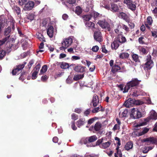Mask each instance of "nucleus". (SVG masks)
Instances as JSON below:
<instances>
[{
    "label": "nucleus",
    "instance_id": "obj_44",
    "mask_svg": "<svg viewBox=\"0 0 157 157\" xmlns=\"http://www.w3.org/2000/svg\"><path fill=\"white\" fill-rule=\"evenodd\" d=\"M150 150V147H144L142 150V152L144 153H147Z\"/></svg>",
    "mask_w": 157,
    "mask_h": 157
},
{
    "label": "nucleus",
    "instance_id": "obj_48",
    "mask_svg": "<svg viewBox=\"0 0 157 157\" xmlns=\"http://www.w3.org/2000/svg\"><path fill=\"white\" fill-rule=\"evenodd\" d=\"M122 27V28L123 29L125 30V31L126 32H128L129 31V28L127 26L124 25V24H122V25L121 26Z\"/></svg>",
    "mask_w": 157,
    "mask_h": 157
},
{
    "label": "nucleus",
    "instance_id": "obj_50",
    "mask_svg": "<svg viewBox=\"0 0 157 157\" xmlns=\"http://www.w3.org/2000/svg\"><path fill=\"white\" fill-rule=\"evenodd\" d=\"M47 99H44L43 101L44 103H47L46 101H50L51 103H53L54 101V99H47L48 100H47Z\"/></svg>",
    "mask_w": 157,
    "mask_h": 157
},
{
    "label": "nucleus",
    "instance_id": "obj_40",
    "mask_svg": "<svg viewBox=\"0 0 157 157\" xmlns=\"http://www.w3.org/2000/svg\"><path fill=\"white\" fill-rule=\"evenodd\" d=\"M6 54V52L5 51L2 50H0V59H2L4 57Z\"/></svg>",
    "mask_w": 157,
    "mask_h": 157
},
{
    "label": "nucleus",
    "instance_id": "obj_26",
    "mask_svg": "<svg viewBox=\"0 0 157 157\" xmlns=\"http://www.w3.org/2000/svg\"><path fill=\"white\" fill-rule=\"evenodd\" d=\"M131 56L133 60L136 63L140 62V60L139 59V56L138 55L136 54H133L131 55Z\"/></svg>",
    "mask_w": 157,
    "mask_h": 157
},
{
    "label": "nucleus",
    "instance_id": "obj_35",
    "mask_svg": "<svg viewBox=\"0 0 157 157\" xmlns=\"http://www.w3.org/2000/svg\"><path fill=\"white\" fill-rule=\"evenodd\" d=\"M37 38H38L41 41L45 42V38L43 36V35L41 33H39L37 35Z\"/></svg>",
    "mask_w": 157,
    "mask_h": 157
},
{
    "label": "nucleus",
    "instance_id": "obj_51",
    "mask_svg": "<svg viewBox=\"0 0 157 157\" xmlns=\"http://www.w3.org/2000/svg\"><path fill=\"white\" fill-rule=\"evenodd\" d=\"M48 78V77L46 75H45L42 76L41 78V80L42 82H46Z\"/></svg>",
    "mask_w": 157,
    "mask_h": 157
},
{
    "label": "nucleus",
    "instance_id": "obj_38",
    "mask_svg": "<svg viewBox=\"0 0 157 157\" xmlns=\"http://www.w3.org/2000/svg\"><path fill=\"white\" fill-rule=\"evenodd\" d=\"M47 70V66L46 65L43 66L41 69L40 70V73L41 74H43Z\"/></svg>",
    "mask_w": 157,
    "mask_h": 157
},
{
    "label": "nucleus",
    "instance_id": "obj_10",
    "mask_svg": "<svg viewBox=\"0 0 157 157\" xmlns=\"http://www.w3.org/2000/svg\"><path fill=\"white\" fill-rule=\"evenodd\" d=\"M26 62H24L23 64H20L17 66V67L13 70L12 73L13 75H16L19 73V71L21 70L25 67V65L26 64Z\"/></svg>",
    "mask_w": 157,
    "mask_h": 157
},
{
    "label": "nucleus",
    "instance_id": "obj_24",
    "mask_svg": "<svg viewBox=\"0 0 157 157\" xmlns=\"http://www.w3.org/2000/svg\"><path fill=\"white\" fill-rule=\"evenodd\" d=\"M84 118H80L77 122V125L78 128H80L81 126L83 125L85 123Z\"/></svg>",
    "mask_w": 157,
    "mask_h": 157
},
{
    "label": "nucleus",
    "instance_id": "obj_53",
    "mask_svg": "<svg viewBox=\"0 0 157 157\" xmlns=\"http://www.w3.org/2000/svg\"><path fill=\"white\" fill-rule=\"evenodd\" d=\"M71 127L72 129L74 130H75L77 129V128L75 126L74 121H73L71 122Z\"/></svg>",
    "mask_w": 157,
    "mask_h": 157
},
{
    "label": "nucleus",
    "instance_id": "obj_54",
    "mask_svg": "<svg viewBox=\"0 0 157 157\" xmlns=\"http://www.w3.org/2000/svg\"><path fill=\"white\" fill-rule=\"evenodd\" d=\"M144 38L142 36H141L139 38L138 41L140 44H144V42L143 41V40Z\"/></svg>",
    "mask_w": 157,
    "mask_h": 157
},
{
    "label": "nucleus",
    "instance_id": "obj_47",
    "mask_svg": "<svg viewBox=\"0 0 157 157\" xmlns=\"http://www.w3.org/2000/svg\"><path fill=\"white\" fill-rule=\"evenodd\" d=\"M34 60L33 59L30 60V61L29 62V63L28 64V68H29V69H30L31 68V67L34 64Z\"/></svg>",
    "mask_w": 157,
    "mask_h": 157
},
{
    "label": "nucleus",
    "instance_id": "obj_32",
    "mask_svg": "<svg viewBox=\"0 0 157 157\" xmlns=\"http://www.w3.org/2000/svg\"><path fill=\"white\" fill-rule=\"evenodd\" d=\"M82 12V9L79 6H77L76 7L75 12L78 15L81 14Z\"/></svg>",
    "mask_w": 157,
    "mask_h": 157
},
{
    "label": "nucleus",
    "instance_id": "obj_18",
    "mask_svg": "<svg viewBox=\"0 0 157 157\" xmlns=\"http://www.w3.org/2000/svg\"><path fill=\"white\" fill-rule=\"evenodd\" d=\"M54 33V28L52 26L50 25L47 30V33L50 38H52Z\"/></svg>",
    "mask_w": 157,
    "mask_h": 157
},
{
    "label": "nucleus",
    "instance_id": "obj_15",
    "mask_svg": "<svg viewBox=\"0 0 157 157\" xmlns=\"http://www.w3.org/2000/svg\"><path fill=\"white\" fill-rule=\"evenodd\" d=\"M143 142H149L152 144H157V137H150L143 140Z\"/></svg>",
    "mask_w": 157,
    "mask_h": 157
},
{
    "label": "nucleus",
    "instance_id": "obj_45",
    "mask_svg": "<svg viewBox=\"0 0 157 157\" xmlns=\"http://www.w3.org/2000/svg\"><path fill=\"white\" fill-rule=\"evenodd\" d=\"M153 21V20L151 17L150 16H148L147 18V21L146 22L148 23L149 25H151Z\"/></svg>",
    "mask_w": 157,
    "mask_h": 157
},
{
    "label": "nucleus",
    "instance_id": "obj_55",
    "mask_svg": "<svg viewBox=\"0 0 157 157\" xmlns=\"http://www.w3.org/2000/svg\"><path fill=\"white\" fill-rule=\"evenodd\" d=\"M38 72L34 71L32 75V79H35L37 78Z\"/></svg>",
    "mask_w": 157,
    "mask_h": 157
},
{
    "label": "nucleus",
    "instance_id": "obj_11",
    "mask_svg": "<svg viewBox=\"0 0 157 157\" xmlns=\"http://www.w3.org/2000/svg\"><path fill=\"white\" fill-rule=\"evenodd\" d=\"M72 43V40L71 38L64 39L61 44L67 48L70 46Z\"/></svg>",
    "mask_w": 157,
    "mask_h": 157
},
{
    "label": "nucleus",
    "instance_id": "obj_64",
    "mask_svg": "<svg viewBox=\"0 0 157 157\" xmlns=\"http://www.w3.org/2000/svg\"><path fill=\"white\" fill-rule=\"evenodd\" d=\"M66 82L68 84H70L72 82V79L68 77L66 80Z\"/></svg>",
    "mask_w": 157,
    "mask_h": 157
},
{
    "label": "nucleus",
    "instance_id": "obj_49",
    "mask_svg": "<svg viewBox=\"0 0 157 157\" xmlns=\"http://www.w3.org/2000/svg\"><path fill=\"white\" fill-rule=\"evenodd\" d=\"M99 49V48L97 45L93 46L92 48V50L94 52H97Z\"/></svg>",
    "mask_w": 157,
    "mask_h": 157
},
{
    "label": "nucleus",
    "instance_id": "obj_6",
    "mask_svg": "<svg viewBox=\"0 0 157 157\" xmlns=\"http://www.w3.org/2000/svg\"><path fill=\"white\" fill-rule=\"evenodd\" d=\"M71 65L74 67V70L77 72L82 73L85 72L86 67L81 64H77L75 65V64H73Z\"/></svg>",
    "mask_w": 157,
    "mask_h": 157
},
{
    "label": "nucleus",
    "instance_id": "obj_17",
    "mask_svg": "<svg viewBox=\"0 0 157 157\" xmlns=\"http://www.w3.org/2000/svg\"><path fill=\"white\" fill-rule=\"evenodd\" d=\"M120 42L117 40H114L111 44V48L112 49L116 50L119 46Z\"/></svg>",
    "mask_w": 157,
    "mask_h": 157
},
{
    "label": "nucleus",
    "instance_id": "obj_56",
    "mask_svg": "<svg viewBox=\"0 0 157 157\" xmlns=\"http://www.w3.org/2000/svg\"><path fill=\"white\" fill-rule=\"evenodd\" d=\"M100 108L99 107H98L94 108L92 111V112L93 113H96L98 112L100 110H101V109H100Z\"/></svg>",
    "mask_w": 157,
    "mask_h": 157
},
{
    "label": "nucleus",
    "instance_id": "obj_7",
    "mask_svg": "<svg viewBox=\"0 0 157 157\" xmlns=\"http://www.w3.org/2000/svg\"><path fill=\"white\" fill-rule=\"evenodd\" d=\"M98 24L103 29H106L108 31L111 30L110 25L108 22L105 20H100Z\"/></svg>",
    "mask_w": 157,
    "mask_h": 157
},
{
    "label": "nucleus",
    "instance_id": "obj_21",
    "mask_svg": "<svg viewBox=\"0 0 157 157\" xmlns=\"http://www.w3.org/2000/svg\"><path fill=\"white\" fill-rule=\"evenodd\" d=\"M129 56V54L127 52H122L119 55V58L121 59H128Z\"/></svg>",
    "mask_w": 157,
    "mask_h": 157
},
{
    "label": "nucleus",
    "instance_id": "obj_52",
    "mask_svg": "<svg viewBox=\"0 0 157 157\" xmlns=\"http://www.w3.org/2000/svg\"><path fill=\"white\" fill-rule=\"evenodd\" d=\"M143 102L142 101H140L139 100H136V99H135V103L134 105H140L143 104Z\"/></svg>",
    "mask_w": 157,
    "mask_h": 157
},
{
    "label": "nucleus",
    "instance_id": "obj_34",
    "mask_svg": "<svg viewBox=\"0 0 157 157\" xmlns=\"http://www.w3.org/2000/svg\"><path fill=\"white\" fill-rule=\"evenodd\" d=\"M36 66L34 67L33 70L35 72L38 73L39 70L40 68L41 65L40 63H38L37 64H36Z\"/></svg>",
    "mask_w": 157,
    "mask_h": 157
},
{
    "label": "nucleus",
    "instance_id": "obj_30",
    "mask_svg": "<svg viewBox=\"0 0 157 157\" xmlns=\"http://www.w3.org/2000/svg\"><path fill=\"white\" fill-rule=\"evenodd\" d=\"M128 111L127 109L124 110L122 112L119 113V116L120 117L124 118L127 117V115Z\"/></svg>",
    "mask_w": 157,
    "mask_h": 157
},
{
    "label": "nucleus",
    "instance_id": "obj_9",
    "mask_svg": "<svg viewBox=\"0 0 157 157\" xmlns=\"http://www.w3.org/2000/svg\"><path fill=\"white\" fill-rule=\"evenodd\" d=\"M94 40L100 42L102 41V36L100 31L98 30L94 31Z\"/></svg>",
    "mask_w": 157,
    "mask_h": 157
},
{
    "label": "nucleus",
    "instance_id": "obj_62",
    "mask_svg": "<svg viewBox=\"0 0 157 157\" xmlns=\"http://www.w3.org/2000/svg\"><path fill=\"white\" fill-rule=\"evenodd\" d=\"M67 2L69 4H72L76 2L75 0H67Z\"/></svg>",
    "mask_w": 157,
    "mask_h": 157
},
{
    "label": "nucleus",
    "instance_id": "obj_20",
    "mask_svg": "<svg viewBox=\"0 0 157 157\" xmlns=\"http://www.w3.org/2000/svg\"><path fill=\"white\" fill-rule=\"evenodd\" d=\"M9 39L10 38L8 39V40L6 41V45H7V50L9 51V52H10L11 51V50H13H13H15L16 48L13 47V44H10L9 42Z\"/></svg>",
    "mask_w": 157,
    "mask_h": 157
},
{
    "label": "nucleus",
    "instance_id": "obj_36",
    "mask_svg": "<svg viewBox=\"0 0 157 157\" xmlns=\"http://www.w3.org/2000/svg\"><path fill=\"white\" fill-rule=\"evenodd\" d=\"M97 139V137L96 136H93L88 138V140L90 142H93L96 140Z\"/></svg>",
    "mask_w": 157,
    "mask_h": 157
},
{
    "label": "nucleus",
    "instance_id": "obj_58",
    "mask_svg": "<svg viewBox=\"0 0 157 157\" xmlns=\"http://www.w3.org/2000/svg\"><path fill=\"white\" fill-rule=\"evenodd\" d=\"M115 157H122V154L121 151H117V153H115Z\"/></svg>",
    "mask_w": 157,
    "mask_h": 157
},
{
    "label": "nucleus",
    "instance_id": "obj_29",
    "mask_svg": "<svg viewBox=\"0 0 157 157\" xmlns=\"http://www.w3.org/2000/svg\"><path fill=\"white\" fill-rule=\"evenodd\" d=\"M121 67L118 65H114L112 67L111 71L113 73L117 71L118 70H120Z\"/></svg>",
    "mask_w": 157,
    "mask_h": 157
},
{
    "label": "nucleus",
    "instance_id": "obj_2",
    "mask_svg": "<svg viewBox=\"0 0 157 157\" xmlns=\"http://www.w3.org/2000/svg\"><path fill=\"white\" fill-rule=\"evenodd\" d=\"M141 80H139L137 78H133L132 80L127 82L124 88L123 93H125L128 92V90L132 88L131 89H134L136 88L139 84Z\"/></svg>",
    "mask_w": 157,
    "mask_h": 157
},
{
    "label": "nucleus",
    "instance_id": "obj_25",
    "mask_svg": "<svg viewBox=\"0 0 157 157\" xmlns=\"http://www.w3.org/2000/svg\"><path fill=\"white\" fill-rule=\"evenodd\" d=\"M118 17L121 18L125 21H127L128 19V16L127 14L124 12H120L118 14Z\"/></svg>",
    "mask_w": 157,
    "mask_h": 157
},
{
    "label": "nucleus",
    "instance_id": "obj_33",
    "mask_svg": "<svg viewBox=\"0 0 157 157\" xmlns=\"http://www.w3.org/2000/svg\"><path fill=\"white\" fill-rule=\"evenodd\" d=\"M84 77V75H76L74 76L73 79L75 81H77L80 79Z\"/></svg>",
    "mask_w": 157,
    "mask_h": 157
},
{
    "label": "nucleus",
    "instance_id": "obj_60",
    "mask_svg": "<svg viewBox=\"0 0 157 157\" xmlns=\"http://www.w3.org/2000/svg\"><path fill=\"white\" fill-rule=\"evenodd\" d=\"M28 0H21V1L20 0L19 1V4L21 5H22L23 4H25V3L27 2Z\"/></svg>",
    "mask_w": 157,
    "mask_h": 157
},
{
    "label": "nucleus",
    "instance_id": "obj_59",
    "mask_svg": "<svg viewBox=\"0 0 157 157\" xmlns=\"http://www.w3.org/2000/svg\"><path fill=\"white\" fill-rule=\"evenodd\" d=\"M72 119L76 120L78 119V116L75 113H73L71 116Z\"/></svg>",
    "mask_w": 157,
    "mask_h": 157
},
{
    "label": "nucleus",
    "instance_id": "obj_14",
    "mask_svg": "<svg viewBox=\"0 0 157 157\" xmlns=\"http://www.w3.org/2000/svg\"><path fill=\"white\" fill-rule=\"evenodd\" d=\"M135 99H128L124 103V105L126 107H129L134 105Z\"/></svg>",
    "mask_w": 157,
    "mask_h": 157
},
{
    "label": "nucleus",
    "instance_id": "obj_28",
    "mask_svg": "<svg viewBox=\"0 0 157 157\" xmlns=\"http://www.w3.org/2000/svg\"><path fill=\"white\" fill-rule=\"evenodd\" d=\"M111 144V141H109L105 143H103L101 145V147L105 149L109 147Z\"/></svg>",
    "mask_w": 157,
    "mask_h": 157
},
{
    "label": "nucleus",
    "instance_id": "obj_42",
    "mask_svg": "<svg viewBox=\"0 0 157 157\" xmlns=\"http://www.w3.org/2000/svg\"><path fill=\"white\" fill-rule=\"evenodd\" d=\"M138 95L137 94V91L131 92L129 94V96H130V97H136L138 96Z\"/></svg>",
    "mask_w": 157,
    "mask_h": 157
},
{
    "label": "nucleus",
    "instance_id": "obj_1",
    "mask_svg": "<svg viewBox=\"0 0 157 157\" xmlns=\"http://www.w3.org/2000/svg\"><path fill=\"white\" fill-rule=\"evenodd\" d=\"M149 115V117L144 119V122L138 124L135 126L136 129H139L140 126L146 125L147 123L151 119L155 120L157 119V113L155 110H152L150 112Z\"/></svg>",
    "mask_w": 157,
    "mask_h": 157
},
{
    "label": "nucleus",
    "instance_id": "obj_16",
    "mask_svg": "<svg viewBox=\"0 0 157 157\" xmlns=\"http://www.w3.org/2000/svg\"><path fill=\"white\" fill-rule=\"evenodd\" d=\"M101 124L99 122H97L95 124L94 127L92 126L89 129L90 131H91L93 128H94L96 131H99L101 128Z\"/></svg>",
    "mask_w": 157,
    "mask_h": 157
},
{
    "label": "nucleus",
    "instance_id": "obj_22",
    "mask_svg": "<svg viewBox=\"0 0 157 157\" xmlns=\"http://www.w3.org/2000/svg\"><path fill=\"white\" fill-rule=\"evenodd\" d=\"M119 8L118 6L115 4L112 3L111 5V10L113 12L118 11Z\"/></svg>",
    "mask_w": 157,
    "mask_h": 157
},
{
    "label": "nucleus",
    "instance_id": "obj_5",
    "mask_svg": "<svg viewBox=\"0 0 157 157\" xmlns=\"http://www.w3.org/2000/svg\"><path fill=\"white\" fill-rule=\"evenodd\" d=\"M142 116L141 113L137 109L133 108L132 109L130 117L134 119H137Z\"/></svg>",
    "mask_w": 157,
    "mask_h": 157
},
{
    "label": "nucleus",
    "instance_id": "obj_8",
    "mask_svg": "<svg viewBox=\"0 0 157 157\" xmlns=\"http://www.w3.org/2000/svg\"><path fill=\"white\" fill-rule=\"evenodd\" d=\"M124 4H126L128 8L132 11H135L136 10V6L134 4L132 0H127L124 1Z\"/></svg>",
    "mask_w": 157,
    "mask_h": 157
},
{
    "label": "nucleus",
    "instance_id": "obj_57",
    "mask_svg": "<svg viewBox=\"0 0 157 157\" xmlns=\"http://www.w3.org/2000/svg\"><path fill=\"white\" fill-rule=\"evenodd\" d=\"M101 51L105 53H108V51L105 49V45H103L102 46Z\"/></svg>",
    "mask_w": 157,
    "mask_h": 157
},
{
    "label": "nucleus",
    "instance_id": "obj_13",
    "mask_svg": "<svg viewBox=\"0 0 157 157\" xmlns=\"http://www.w3.org/2000/svg\"><path fill=\"white\" fill-rule=\"evenodd\" d=\"M34 5V2L31 1L28 2L27 3L25 4V10H31L33 7Z\"/></svg>",
    "mask_w": 157,
    "mask_h": 157
},
{
    "label": "nucleus",
    "instance_id": "obj_41",
    "mask_svg": "<svg viewBox=\"0 0 157 157\" xmlns=\"http://www.w3.org/2000/svg\"><path fill=\"white\" fill-rule=\"evenodd\" d=\"M99 99H94L92 101L93 105L94 107L96 106L99 103Z\"/></svg>",
    "mask_w": 157,
    "mask_h": 157
},
{
    "label": "nucleus",
    "instance_id": "obj_39",
    "mask_svg": "<svg viewBox=\"0 0 157 157\" xmlns=\"http://www.w3.org/2000/svg\"><path fill=\"white\" fill-rule=\"evenodd\" d=\"M61 67L62 69H66L69 67V65L66 63H63L61 65Z\"/></svg>",
    "mask_w": 157,
    "mask_h": 157
},
{
    "label": "nucleus",
    "instance_id": "obj_3",
    "mask_svg": "<svg viewBox=\"0 0 157 157\" xmlns=\"http://www.w3.org/2000/svg\"><path fill=\"white\" fill-rule=\"evenodd\" d=\"M151 57L150 55L147 56L146 62L144 65V69L145 70H150L153 67V62L151 59Z\"/></svg>",
    "mask_w": 157,
    "mask_h": 157
},
{
    "label": "nucleus",
    "instance_id": "obj_23",
    "mask_svg": "<svg viewBox=\"0 0 157 157\" xmlns=\"http://www.w3.org/2000/svg\"><path fill=\"white\" fill-rule=\"evenodd\" d=\"M133 144L132 142L130 141L127 142L124 148L127 151H128L132 148Z\"/></svg>",
    "mask_w": 157,
    "mask_h": 157
},
{
    "label": "nucleus",
    "instance_id": "obj_46",
    "mask_svg": "<svg viewBox=\"0 0 157 157\" xmlns=\"http://www.w3.org/2000/svg\"><path fill=\"white\" fill-rule=\"evenodd\" d=\"M27 18L28 19L31 21L34 19V15L33 13H30L27 16Z\"/></svg>",
    "mask_w": 157,
    "mask_h": 157
},
{
    "label": "nucleus",
    "instance_id": "obj_19",
    "mask_svg": "<svg viewBox=\"0 0 157 157\" xmlns=\"http://www.w3.org/2000/svg\"><path fill=\"white\" fill-rule=\"evenodd\" d=\"M149 129L147 128H144L142 131L136 132V136H141L147 133L149 131Z\"/></svg>",
    "mask_w": 157,
    "mask_h": 157
},
{
    "label": "nucleus",
    "instance_id": "obj_37",
    "mask_svg": "<svg viewBox=\"0 0 157 157\" xmlns=\"http://www.w3.org/2000/svg\"><path fill=\"white\" fill-rule=\"evenodd\" d=\"M13 10L16 12V13L18 15L20 13V9L17 6H14L13 7Z\"/></svg>",
    "mask_w": 157,
    "mask_h": 157
},
{
    "label": "nucleus",
    "instance_id": "obj_27",
    "mask_svg": "<svg viewBox=\"0 0 157 157\" xmlns=\"http://www.w3.org/2000/svg\"><path fill=\"white\" fill-rule=\"evenodd\" d=\"M85 24L86 27L90 29L94 28L95 24L93 22L87 21L85 23Z\"/></svg>",
    "mask_w": 157,
    "mask_h": 157
},
{
    "label": "nucleus",
    "instance_id": "obj_4",
    "mask_svg": "<svg viewBox=\"0 0 157 157\" xmlns=\"http://www.w3.org/2000/svg\"><path fill=\"white\" fill-rule=\"evenodd\" d=\"M10 21H9V23H10V25L5 29L4 31V35L6 36H8L10 33L11 28L13 30L15 29L14 23L15 21L13 20L12 17H10Z\"/></svg>",
    "mask_w": 157,
    "mask_h": 157
},
{
    "label": "nucleus",
    "instance_id": "obj_12",
    "mask_svg": "<svg viewBox=\"0 0 157 157\" xmlns=\"http://www.w3.org/2000/svg\"><path fill=\"white\" fill-rule=\"evenodd\" d=\"M121 33L118 35L117 40L119 41L120 43L123 44L126 41L125 37L122 34V32H121Z\"/></svg>",
    "mask_w": 157,
    "mask_h": 157
},
{
    "label": "nucleus",
    "instance_id": "obj_63",
    "mask_svg": "<svg viewBox=\"0 0 157 157\" xmlns=\"http://www.w3.org/2000/svg\"><path fill=\"white\" fill-rule=\"evenodd\" d=\"M152 36L155 37V38H157V30L154 31H151Z\"/></svg>",
    "mask_w": 157,
    "mask_h": 157
},
{
    "label": "nucleus",
    "instance_id": "obj_31",
    "mask_svg": "<svg viewBox=\"0 0 157 157\" xmlns=\"http://www.w3.org/2000/svg\"><path fill=\"white\" fill-rule=\"evenodd\" d=\"M92 17V15L90 14H86L83 16V18L84 20L86 21H89Z\"/></svg>",
    "mask_w": 157,
    "mask_h": 157
},
{
    "label": "nucleus",
    "instance_id": "obj_61",
    "mask_svg": "<svg viewBox=\"0 0 157 157\" xmlns=\"http://www.w3.org/2000/svg\"><path fill=\"white\" fill-rule=\"evenodd\" d=\"M120 127L119 125L117 124H116L113 127V130L114 131H115L119 129H120Z\"/></svg>",
    "mask_w": 157,
    "mask_h": 157
},
{
    "label": "nucleus",
    "instance_id": "obj_43",
    "mask_svg": "<svg viewBox=\"0 0 157 157\" xmlns=\"http://www.w3.org/2000/svg\"><path fill=\"white\" fill-rule=\"evenodd\" d=\"M139 51L144 55H146L147 53V52L146 49L143 47H141L139 49Z\"/></svg>",
    "mask_w": 157,
    "mask_h": 157
}]
</instances>
